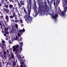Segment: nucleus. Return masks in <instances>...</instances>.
I'll list each match as a JSON object with an SVG mask.
<instances>
[{
	"mask_svg": "<svg viewBox=\"0 0 67 67\" xmlns=\"http://www.w3.org/2000/svg\"><path fill=\"white\" fill-rule=\"evenodd\" d=\"M24 12L26 14L23 17L24 19H25V20L28 23H31V22L32 21V17H30V13H31V8L28 9V15H27V13L26 12V11L25 10V8H24Z\"/></svg>",
	"mask_w": 67,
	"mask_h": 67,
	"instance_id": "obj_1",
	"label": "nucleus"
},
{
	"mask_svg": "<svg viewBox=\"0 0 67 67\" xmlns=\"http://www.w3.org/2000/svg\"><path fill=\"white\" fill-rule=\"evenodd\" d=\"M13 47V51L14 52L16 51V53L17 57H18V58L21 59V57L19 53V52H20V51L19 50H18V49H17L19 48V45H17L14 46Z\"/></svg>",
	"mask_w": 67,
	"mask_h": 67,
	"instance_id": "obj_2",
	"label": "nucleus"
},
{
	"mask_svg": "<svg viewBox=\"0 0 67 67\" xmlns=\"http://www.w3.org/2000/svg\"><path fill=\"white\" fill-rule=\"evenodd\" d=\"M65 5L66 4H64V3H63V7H64V11L62 12L60 11V13H59L60 15L62 16H64L65 15V12H66L67 10V7H66L65 6Z\"/></svg>",
	"mask_w": 67,
	"mask_h": 67,
	"instance_id": "obj_3",
	"label": "nucleus"
},
{
	"mask_svg": "<svg viewBox=\"0 0 67 67\" xmlns=\"http://www.w3.org/2000/svg\"><path fill=\"white\" fill-rule=\"evenodd\" d=\"M23 32L22 30H20L18 32V36H19L20 37V36H21V34H22Z\"/></svg>",
	"mask_w": 67,
	"mask_h": 67,
	"instance_id": "obj_4",
	"label": "nucleus"
},
{
	"mask_svg": "<svg viewBox=\"0 0 67 67\" xmlns=\"http://www.w3.org/2000/svg\"><path fill=\"white\" fill-rule=\"evenodd\" d=\"M12 14H13V16L14 18H15V19L17 18V15H16L15 12H13L12 13Z\"/></svg>",
	"mask_w": 67,
	"mask_h": 67,
	"instance_id": "obj_5",
	"label": "nucleus"
},
{
	"mask_svg": "<svg viewBox=\"0 0 67 67\" xmlns=\"http://www.w3.org/2000/svg\"><path fill=\"white\" fill-rule=\"evenodd\" d=\"M20 51H22V47L23 46V42H21L20 43Z\"/></svg>",
	"mask_w": 67,
	"mask_h": 67,
	"instance_id": "obj_6",
	"label": "nucleus"
},
{
	"mask_svg": "<svg viewBox=\"0 0 67 67\" xmlns=\"http://www.w3.org/2000/svg\"><path fill=\"white\" fill-rule=\"evenodd\" d=\"M16 65H18V63L15 62H13V66L15 67Z\"/></svg>",
	"mask_w": 67,
	"mask_h": 67,
	"instance_id": "obj_7",
	"label": "nucleus"
},
{
	"mask_svg": "<svg viewBox=\"0 0 67 67\" xmlns=\"http://www.w3.org/2000/svg\"><path fill=\"white\" fill-rule=\"evenodd\" d=\"M5 19L7 22H9V16L8 15H6L5 16Z\"/></svg>",
	"mask_w": 67,
	"mask_h": 67,
	"instance_id": "obj_8",
	"label": "nucleus"
},
{
	"mask_svg": "<svg viewBox=\"0 0 67 67\" xmlns=\"http://www.w3.org/2000/svg\"><path fill=\"white\" fill-rule=\"evenodd\" d=\"M12 29L14 33L16 32V29L15 28H12Z\"/></svg>",
	"mask_w": 67,
	"mask_h": 67,
	"instance_id": "obj_9",
	"label": "nucleus"
},
{
	"mask_svg": "<svg viewBox=\"0 0 67 67\" xmlns=\"http://www.w3.org/2000/svg\"><path fill=\"white\" fill-rule=\"evenodd\" d=\"M19 19H20V20H19L18 21L21 23H23V21L22 20V18L21 17L19 18Z\"/></svg>",
	"mask_w": 67,
	"mask_h": 67,
	"instance_id": "obj_10",
	"label": "nucleus"
},
{
	"mask_svg": "<svg viewBox=\"0 0 67 67\" xmlns=\"http://www.w3.org/2000/svg\"><path fill=\"white\" fill-rule=\"evenodd\" d=\"M58 17V15L57 14H56L55 15V16L52 17V18L53 19H55V18H57Z\"/></svg>",
	"mask_w": 67,
	"mask_h": 67,
	"instance_id": "obj_11",
	"label": "nucleus"
},
{
	"mask_svg": "<svg viewBox=\"0 0 67 67\" xmlns=\"http://www.w3.org/2000/svg\"><path fill=\"white\" fill-rule=\"evenodd\" d=\"M18 2V7L19 9H21V5L20 4V3H19V2Z\"/></svg>",
	"mask_w": 67,
	"mask_h": 67,
	"instance_id": "obj_12",
	"label": "nucleus"
},
{
	"mask_svg": "<svg viewBox=\"0 0 67 67\" xmlns=\"http://www.w3.org/2000/svg\"><path fill=\"white\" fill-rule=\"evenodd\" d=\"M3 9L4 10V11H5L6 13H8V12H9V10L5 8H4Z\"/></svg>",
	"mask_w": 67,
	"mask_h": 67,
	"instance_id": "obj_13",
	"label": "nucleus"
},
{
	"mask_svg": "<svg viewBox=\"0 0 67 67\" xmlns=\"http://www.w3.org/2000/svg\"><path fill=\"white\" fill-rule=\"evenodd\" d=\"M11 58H14V54H13V53H12L11 54Z\"/></svg>",
	"mask_w": 67,
	"mask_h": 67,
	"instance_id": "obj_14",
	"label": "nucleus"
},
{
	"mask_svg": "<svg viewBox=\"0 0 67 67\" xmlns=\"http://www.w3.org/2000/svg\"><path fill=\"white\" fill-rule=\"evenodd\" d=\"M18 18H15V23H17L18 22L19 20H18Z\"/></svg>",
	"mask_w": 67,
	"mask_h": 67,
	"instance_id": "obj_15",
	"label": "nucleus"
},
{
	"mask_svg": "<svg viewBox=\"0 0 67 67\" xmlns=\"http://www.w3.org/2000/svg\"><path fill=\"white\" fill-rule=\"evenodd\" d=\"M2 43L3 44H4V45H5V44H4V43H5V41L3 40L2 42Z\"/></svg>",
	"mask_w": 67,
	"mask_h": 67,
	"instance_id": "obj_16",
	"label": "nucleus"
},
{
	"mask_svg": "<svg viewBox=\"0 0 67 67\" xmlns=\"http://www.w3.org/2000/svg\"><path fill=\"white\" fill-rule=\"evenodd\" d=\"M9 17L10 19H13L14 18L13 16L12 15H11Z\"/></svg>",
	"mask_w": 67,
	"mask_h": 67,
	"instance_id": "obj_17",
	"label": "nucleus"
},
{
	"mask_svg": "<svg viewBox=\"0 0 67 67\" xmlns=\"http://www.w3.org/2000/svg\"><path fill=\"white\" fill-rule=\"evenodd\" d=\"M4 6L6 7V8L8 9V5L5 4V3Z\"/></svg>",
	"mask_w": 67,
	"mask_h": 67,
	"instance_id": "obj_18",
	"label": "nucleus"
},
{
	"mask_svg": "<svg viewBox=\"0 0 67 67\" xmlns=\"http://www.w3.org/2000/svg\"><path fill=\"white\" fill-rule=\"evenodd\" d=\"M9 7L11 8V9L13 7V6L12 5H9Z\"/></svg>",
	"mask_w": 67,
	"mask_h": 67,
	"instance_id": "obj_19",
	"label": "nucleus"
},
{
	"mask_svg": "<svg viewBox=\"0 0 67 67\" xmlns=\"http://www.w3.org/2000/svg\"><path fill=\"white\" fill-rule=\"evenodd\" d=\"M20 38H18V42H20V41H21V37H20Z\"/></svg>",
	"mask_w": 67,
	"mask_h": 67,
	"instance_id": "obj_20",
	"label": "nucleus"
},
{
	"mask_svg": "<svg viewBox=\"0 0 67 67\" xmlns=\"http://www.w3.org/2000/svg\"><path fill=\"white\" fill-rule=\"evenodd\" d=\"M15 26L16 28H17L18 27V25L17 24H15Z\"/></svg>",
	"mask_w": 67,
	"mask_h": 67,
	"instance_id": "obj_21",
	"label": "nucleus"
},
{
	"mask_svg": "<svg viewBox=\"0 0 67 67\" xmlns=\"http://www.w3.org/2000/svg\"><path fill=\"white\" fill-rule=\"evenodd\" d=\"M20 3L21 5H24V3H22V2H21V1H20Z\"/></svg>",
	"mask_w": 67,
	"mask_h": 67,
	"instance_id": "obj_22",
	"label": "nucleus"
},
{
	"mask_svg": "<svg viewBox=\"0 0 67 67\" xmlns=\"http://www.w3.org/2000/svg\"><path fill=\"white\" fill-rule=\"evenodd\" d=\"M0 26H1V28H2V27H3V26H2V24L0 22Z\"/></svg>",
	"mask_w": 67,
	"mask_h": 67,
	"instance_id": "obj_23",
	"label": "nucleus"
},
{
	"mask_svg": "<svg viewBox=\"0 0 67 67\" xmlns=\"http://www.w3.org/2000/svg\"><path fill=\"white\" fill-rule=\"evenodd\" d=\"M27 1H28V2H29L30 3H31V0H28Z\"/></svg>",
	"mask_w": 67,
	"mask_h": 67,
	"instance_id": "obj_24",
	"label": "nucleus"
},
{
	"mask_svg": "<svg viewBox=\"0 0 67 67\" xmlns=\"http://www.w3.org/2000/svg\"><path fill=\"white\" fill-rule=\"evenodd\" d=\"M0 18L1 19H3V18H4V16H3V15L1 16Z\"/></svg>",
	"mask_w": 67,
	"mask_h": 67,
	"instance_id": "obj_25",
	"label": "nucleus"
},
{
	"mask_svg": "<svg viewBox=\"0 0 67 67\" xmlns=\"http://www.w3.org/2000/svg\"><path fill=\"white\" fill-rule=\"evenodd\" d=\"M5 52V50L4 49H3L2 50V53H4Z\"/></svg>",
	"mask_w": 67,
	"mask_h": 67,
	"instance_id": "obj_26",
	"label": "nucleus"
},
{
	"mask_svg": "<svg viewBox=\"0 0 67 67\" xmlns=\"http://www.w3.org/2000/svg\"><path fill=\"white\" fill-rule=\"evenodd\" d=\"M18 36H16L15 38V40H18Z\"/></svg>",
	"mask_w": 67,
	"mask_h": 67,
	"instance_id": "obj_27",
	"label": "nucleus"
},
{
	"mask_svg": "<svg viewBox=\"0 0 67 67\" xmlns=\"http://www.w3.org/2000/svg\"><path fill=\"white\" fill-rule=\"evenodd\" d=\"M4 55V58H7V57H6V55Z\"/></svg>",
	"mask_w": 67,
	"mask_h": 67,
	"instance_id": "obj_28",
	"label": "nucleus"
},
{
	"mask_svg": "<svg viewBox=\"0 0 67 67\" xmlns=\"http://www.w3.org/2000/svg\"><path fill=\"white\" fill-rule=\"evenodd\" d=\"M24 62H20V63H21V65H22L23 64H24Z\"/></svg>",
	"mask_w": 67,
	"mask_h": 67,
	"instance_id": "obj_29",
	"label": "nucleus"
},
{
	"mask_svg": "<svg viewBox=\"0 0 67 67\" xmlns=\"http://www.w3.org/2000/svg\"><path fill=\"white\" fill-rule=\"evenodd\" d=\"M4 53L3 54V55H6V52H4Z\"/></svg>",
	"mask_w": 67,
	"mask_h": 67,
	"instance_id": "obj_30",
	"label": "nucleus"
},
{
	"mask_svg": "<svg viewBox=\"0 0 67 67\" xmlns=\"http://www.w3.org/2000/svg\"><path fill=\"white\" fill-rule=\"evenodd\" d=\"M4 2V1L3 0H2V2H1V3H3Z\"/></svg>",
	"mask_w": 67,
	"mask_h": 67,
	"instance_id": "obj_31",
	"label": "nucleus"
},
{
	"mask_svg": "<svg viewBox=\"0 0 67 67\" xmlns=\"http://www.w3.org/2000/svg\"><path fill=\"white\" fill-rule=\"evenodd\" d=\"M30 7V5H28L27 6V7L28 9H29V8Z\"/></svg>",
	"mask_w": 67,
	"mask_h": 67,
	"instance_id": "obj_32",
	"label": "nucleus"
},
{
	"mask_svg": "<svg viewBox=\"0 0 67 67\" xmlns=\"http://www.w3.org/2000/svg\"><path fill=\"white\" fill-rule=\"evenodd\" d=\"M7 53H9V50H7Z\"/></svg>",
	"mask_w": 67,
	"mask_h": 67,
	"instance_id": "obj_33",
	"label": "nucleus"
},
{
	"mask_svg": "<svg viewBox=\"0 0 67 67\" xmlns=\"http://www.w3.org/2000/svg\"><path fill=\"white\" fill-rule=\"evenodd\" d=\"M11 9H12L13 11H14V8H13V7Z\"/></svg>",
	"mask_w": 67,
	"mask_h": 67,
	"instance_id": "obj_34",
	"label": "nucleus"
},
{
	"mask_svg": "<svg viewBox=\"0 0 67 67\" xmlns=\"http://www.w3.org/2000/svg\"><path fill=\"white\" fill-rule=\"evenodd\" d=\"M20 24L21 25V26H23V25H24L22 24Z\"/></svg>",
	"mask_w": 67,
	"mask_h": 67,
	"instance_id": "obj_35",
	"label": "nucleus"
},
{
	"mask_svg": "<svg viewBox=\"0 0 67 67\" xmlns=\"http://www.w3.org/2000/svg\"><path fill=\"white\" fill-rule=\"evenodd\" d=\"M10 32L11 33H13V31H12V30H11Z\"/></svg>",
	"mask_w": 67,
	"mask_h": 67,
	"instance_id": "obj_36",
	"label": "nucleus"
},
{
	"mask_svg": "<svg viewBox=\"0 0 67 67\" xmlns=\"http://www.w3.org/2000/svg\"><path fill=\"white\" fill-rule=\"evenodd\" d=\"M4 36H5V37H7V36L6 35V34H4Z\"/></svg>",
	"mask_w": 67,
	"mask_h": 67,
	"instance_id": "obj_37",
	"label": "nucleus"
},
{
	"mask_svg": "<svg viewBox=\"0 0 67 67\" xmlns=\"http://www.w3.org/2000/svg\"><path fill=\"white\" fill-rule=\"evenodd\" d=\"M20 67H23V66L22 65H20Z\"/></svg>",
	"mask_w": 67,
	"mask_h": 67,
	"instance_id": "obj_38",
	"label": "nucleus"
},
{
	"mask_svg": "<svg viewBox=\"0 0 67 67\" xmlns=\"http://www.w3.org/2000/svg\"><path fill=\"white\" fill-rule=\"evenodd\" d=\"M23 31H25V29H23Z\"/></svg>",
	"mask_w": 67,
	"mask_h": 67,
	"instance_id": "obj_39",
	"label": "nucleus"
},
{
	"mask_svg": "<svg viewBox=\"0 0 67 67\" xmlns=\"http://www.w3.org/2000/svg\"><path fill=\"white\" fill-rule=\"evenodd\" d=\"M12 21H13V22H14V20L13 19H12Z\"/></svg>",
	"mask_w": 67,
	"mask_h": 67,
	"instance_id": "obj_40",
	"label": "nucleus"
},
{
	"mask_svg": "<svg viewBox=\"0 0 67 67\" xmlns=\"http://www.w3.org/2000/svg\"><path fill=\"white\" fill-rule=\"evenodd\" d=\"M1 3H0V7H1Z\"/></svg>",
	"mask_w": 67,
	"mask_h": 67,
	"instance_id": "obj_41",
	"label": "nucleus"
},
{
	"mask_svg": "<svg viewBox=\"0 0 67 67\" xmlns=\"http://www.w3.org/2000/svg\"><path fill=\"white\" fill-rule=\"evenodd\" d=\"M18 15H19V16H20V14H19V13L18 14Z\"/></svg>",
	"mask_w": 67,
	"mask_h": 67,
	"instance_id": "obj_42",
	"label": "nucleus"
},
{
	"mask_svg": "<svg viewBox=\"0 0 67 67\" xmlns=\"http://www.w3.org/2000/svg\"><path fill=\"white\" fill-rule=\"evenodd\" d=\"M0 65H1V63L0 62Z\"/></svg>",
	"mask_w": 67,
	"mask_h": 67,
	"instance_id": "obj_43",
	"label": "nucleus"
},
{
	"mask_svg": "<svg viewBox=\"0 0 67 67\" xmlns=\"http://www.w3.org/2000/svg\"><path fill=\"white\" fill-rule=\"evenodd\" d=\"M5 1H8V0H4Z\"/></svg>",
	"mask_w": 67,
	"mask_h": 67,
	"instance_id": "obj_44",
	"label": "nucleus"
},
{
	"mask_svg": "<svg viewBox=\"0 0 67 67\" xmlns=\"http://www.w3.org/2000/svg\"><path fill=\"white\" fill-rule=\"evenodd\" d=\"M16 9V10H17V8L16 7V8H15Z\"/></svg>",
	"mask_w": 67,
	"mask_h": 67,
	"instance_id": "obj_45",
	"label": "nucleus"
},
{
	"mask_svg": "<svg viewBox=\"0 0 67 67\" xmlns=\"http://www.w3.org/2000/svg\"><path fill=\"white\" fill-rule=\"evenodd\" d=\"M24 62H25V60H24Z\"/></svg>",
	"mask_w": 67,
	"mask_h": 67,
	"instance_id": "obj_46",
	"label": "nucleus"
},
{
	"mask_svg": "<svg viewBox=\"0 0 67 67\" xmlns=\"http://www.w3.org/2000/svg\"><path fill=\"white\" fill-rule=\"evenodd\" d=\"M12 2H13H13H14V1H12Z\"/></svg>",
	"mask_w": 67,
	"mask_h": 67,
	"instance_id": "obj_47",
	"label": "nucleus"
},
{
	"mask_svg": "<svg viewBox=\"0 0 67 67\" xmlns=\"http://www.w3.org/2000/svg\"><path fill=\"white\" fill-rule=\"evenodd\" d=\"M9 1H10V2H11V0H9Z\"/></svg>",
	"mask_w": 67,
	"mask_h": 67,
	"instance_id": "obj_48",
	"label": "nucleus"
},
{
	"mask_svg": "<svg viewBox=\"0 0 67 67\" xmlns=\"http://www.w3.org/2000/svg\"><path fill=\"white\" fill-rule=\"evenodd\" d=\"M3 26H4V24H3Z\"/></svg>",
	"mask_w": 67,
	"mask_h": 67,
	"instance_id": "obj_49",
	"label": "nucleus"
},
{
	"mask_svg": "<svg viewBox=\"0 0 67 67\" xmlns=\"http://www.w3.org/2000/svg\"><path fill=\"white\" fill-rule=\"evenodd\" d=\"M24 57H23V58H24Z\"/></svg>",
	"mask_w": 67,
	"mask_h": 67,
	"instance_id": "obj_50",
	"label": "nucleus"
},
{
	"mask_svg": "<svg viewBox=\"0 0 67 67\" xmlns=\"http://www.w3.org/2000/svg\"><path fill=\"white\" fill-rule=\"evenodd\" d=\"M16 1H18V0H16Z\"/></svg>",
	"mask_w": 67,
	"mask_h": 67,
	"instance_id": "obj_51",
	"label": "nucleus"
},
{
	"mask_svg": "<svg viewBox=\"0 0 67 67\" xmlns=\"http://www.w3.org/2000/svg\"><path fill=\"white\" fill-rule=\"evenodd\" d=\"M35 5H36V4H35Z\"/></svg>",
	"mask_w": 67,
	"mask_h": 67,
	"instance_id": "obj_52",
	"label": "nucleus"
},
{
	"mask_svg": "<svg viewBox=\"0 0 67 67\" xmlns=\"http://www.w3.org/2000/svg\"><path fill=\"white\" fill-rule=\"evenodd\" d=\"M17 12L18 13V12H18V11H17Z\"/></svg>",
	"mask_w": 67,
	"mask_h": 67,
	"instance_id": "obj_53",
	"label": "nucleus"
},
{
	"mask_svg": "<svg viewBox=\"0 0 67 67\" xmlns=\"http://www.w3.org/2000/svg\"><path fill=\"white\" fill-rule=\"evenodd\" d=\"M5 39H6V40H7V38H6Z\"/></svg>",
	"mask_w": 67,
	"mask_h": 67,
	"instance_id": "obj_54",
	"label": "nucleus"
},
{
	"mask_svg": "<svg viewBox=\"0 0 67 67\" xmlns=\"http://www.w3.org/2000/svg\"><path fill=\"white\" fill-rule=\"evenodd\" d=\"M55 3H54V5H55Z\"/></svg>",
	"mask_w": 67,
	"mask_h": 67,
	"instance_id": "obj_55",
	"label": "nucleus"
},
{
	"mask_svg": "<svg viewBox=\"0 0 67 67\" xmlns=\"http://www.w3.org/2000/svg\"><path fill=\"white\" fill-rule=\"evenodd\" d=\"M1 13V12H0Z\"/></svg>",
	"mask_w": 67,
	"mask_h": 67,
	"instance_id": "obj_56",
	"label": "nucleus"
},
{
	"mask_svg": "<svg viewBox=\"0 0 67 67\" xmlns=\"http://www.w3.org/2000/svg\"><path fill=\"white\" fill-rule=\"evenodd\" d=\"M1 61V60H0V61Z\"/></svg>",
	"mask_w": 67,
	"mask_h": 67,
	"instance_id": "obj_57",
	"label": "nucleus"
},
{
	"mask_svg": "<svg viewBox=\"0 0 67 67\" xmlns=\"http://www.w3.org/2000/svg\"><path fill=\"white\" fill-rule=\"evenodd\" d=\"M0 60H1L0 59Z\"/></svg>",
	"mask_w": 67,
	"mask_h": 67,
	"instance_id": "obj_58",
	"label": "nucleus"
},
{
	"mask_svg": "<svg viewBox=\"0 0 67 67\" xmlns=\"http://www.w3.org/2000/svg\"><path fill=\"white\" fill-rule=\"evenodd\" d=\"M12 42H13V41H12Z\"/></svg>",
	"mask_w": 67,
	"mask_h": 67,
	"instance_id": "obj_59",
	"label": "nucleus"
}]
</instances>
